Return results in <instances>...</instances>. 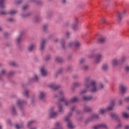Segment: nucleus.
<instances>
[{
	"mask_svg": "<svg viewBox=\"0 0 129 129\" xmlns=\"http://www.w3.org/2000/svg\"><path fill=\"white\" fill-rule=\"evenodd\" d=\"M85 87L86 88H90L91 92H96L98 89L96 88L95 81H89V78H87L85 79ZM103 88V85L101 84L99 86V89H102Z\"/></svg>",
	"mask_w": 129,
	"mask_h": 129,
	"instance_id": "1",
	"label": "nucleus"
},
{
	"mask_svg": "<svg viewBox=\"0 0 129 129\" xmlns=\"http://www.w3.org/2000/svg\"><path fill=\"white\" fill-rule=\"evenodd\" d=\"M77 101H78V99H77L76 97L73 98L70 101H69L65 99L64 97H62V98L59 100V103L58 104L59 107V112H62V106L61 105V103L60 102H64L66 106H68V105H70V104L73 103V102H77Z\"/></svg>",
	"mask_w": 129,
	"mask_h": 129,
	"instance_id": "2",
	"label": "nucleus"
},
{
	"mask_svg": "<svg viewBox=\"0 0 129 129\" xmlns=\"http://www.w3.org/2000/svg\"><path fill=\"white\" fill-rule=\"evenodd\" d=\"M114 106V101H111L110 103V106L108 107L106 109H100L99 110V113L100 114H103L105 112H106L107 110H111Z\"/></svg>",
	"mask_w": 129,
	"mask_h": 129,
	"instance_id": "3",
	"label": "nucleus"
},
{
	"mask_svg": "<svg viewBox=\"0 0 129 129\" xmlns=\"http://www.w3.org/2000/svg\"><path fill=\"white\" fill-rule=\"evenodd\" d=\"M125 60H126V57L125 56H122V57L119 61H117L116 59H114L112 61V65L114 67L116 66L118 64V63H119V62L122 63V62H124Z\"/></svg>",
	"mask_w": 129,
	"mask_h": 129,
	"instance_id": "4",
	"label": "nucleus"
},
{
	"mask_svg": "<svg viewBox=\"0 0 129 129\" xmlns=\"http://www.w3.org/2000/svg\"><path fill=\"white\" fill-rule=\"evenodd\" d=\"M72 115V112H70L68 116L66 117V118H65L66 121H68V127H69V128H74V126L72 124V122L69 119L70 116H71Z\"/></svg>",
	"mask_w": 129,
	"mask_h": 129,
	"instance_id": "5",
	"label": "nucleus"
},
{
	"mask_svg": "<svg viewBox=\"0 0 129 129\" xmlns=\"http://www.w3.org/2000/svg\"><path fill=\"white\" fill-rule=\"evenodd\" d=\"M107 127L105 124H99L94 126V129L106 128Z\"/></svg>",
	"mask_w": 129,
	"mask_h": 129,
	"instance_id": "6",
	"label": "nucleus"
},
{
	"mask_svg": "<svg viewBox=\"0 0 129 129\" xmlns=\"http://www.w3.org/2000/svg\"><path fill=\"white\" fill-rule=\"evenodd\" d=\"M54 110V108H52L50 109V115L49 116L51 118H54V117H56L57 116V113L53 112Z\"/></svg>",
	"mask_w": 129,
	"mask_h": 129,
	"instance_id": "7",
	"label": "nucleus"
},
{
	"mask_svg": "<svg viewBox=\"0 0 129 129\" xmlns=\"http://www.w3.org/2000/svg\"><path fill=\"white\" fill-rule=\"evenodd\" d=\"M96 58V63H99L100 60L103 58V56L100 54H98L95 55Z\"/></svg>",
	"mask_w": 129,
	"mask_h": 129,
	"instance_id": "8",
	"label": "nucleus"
},
{
	"mask_svg": "<svg viewBox=\"0 0 129 129\" xmlns=\"http://www.w3.org/2000/svg\"><path fill=\"white\" fill-rule=\"evenodd\" d=\"M72 46H75L76 48H78L80 46V43L79 42H76L75 43L71 42L69 43V47H72Z\"/></svg>",
	"mask_w": 129,
	"mask_h": 129,
	"instance_id": "9",
	"label": "nucleus"
},
{
	"mask_svg": "<svg viewBox=\"0 0 129 129\" xmlns=\"http://www.w3.org/2000/svg\"><path fill=\"white\" fill-rule=\"evenodd\" d=\"M72 28L75 31L78 29V19L77 18H76L75 23L73 24Z\"/></svg>",
	"mask_w": 129,
	"mask_h": 129,
	"instance_id": "10",
	"label": "nucleus"
},
{
	"mask_svg": "<svg viewBox=\"0 0 129 129\" xmlns=\"http://www.w3.org/2000/svg\"><path fill=\"white\" fill-rule=\"evenodd\" d=\"M127 89V88L123 85H120L119 86V90H120L121 93H124L125 91H126Z\"/></svg>",
	"mask_w": 129,
	"mask_h": 129,
	"instance_id": "11",
	"label": "nucleus"
},
{
	"mask_svg": "<svg viewBox=\"0 0 129 129\" xmlns=\"http://www.w3.org/2000/svg\"><path fill=\"white\" fill-rule=\"evenodd\" d=\"M49 87L53 90H57V89L60 88V86L55 85V84H51L49 86Z\"/></svg>",
	"mask_w": 129,
	"mask_h": 129,
	"instance_id": "12",
	"label": "nucleus"
},
{
	"mask_svg": "<svg viewBox=\"0 0 129 129\" xmlns=\"http://www.w3.org/2000/svg\"><path fill=\"white\" fill-rule=\"evenodd\" d=\"M46 43V41L45 40L42 39L40 44V50L41 51H43L44 50V46H45V43Z\"/></svg>",
	"mask_w": 129,
	"mask_h": 129,
	"instance_id": "13",
	"label": "nucleus"
},
{
	"mask_svg": "<svg viewBox=\"0 0 129 129\" xmlns=\"http://www.w3.org/2000/svg\"><path fill=\"white\" fill-rule=\"evenodd\" d=\"M123 14L120 13V12H118L117 14V20L119 22L121 21V19H122V16Z\"/></svg>",
	"mask_w": 129,
	"mask_h": 129,
	"instance_id": "14",
	"label": "nucleus"
},
{
	"mask_svg": "<svg viewBox=\"0 0 129 129\" xmlns=\"http://www.w3.org/2000/svg\"><path fill=\"white\" fill-rule=\"evenodd\" d=\"M40 71L42 76H46L47 75V72H46L44 68H41Z\"/></svg>",
	"mask_w": 129,
	"mask_h": 129,
	"instance_id": "15",
	"label": "nucleus"
},
{
	"mask_svg": "<svg viewBox=\"0 0 129 129\" xmlns=\"http://www.w3.org/2000/svg\"><path fill=\"white\" fill-rule=\"evenodd\" d=\"M83 100H85L86 101H87L88 100H91L92 99V96H84L83 97Z\"/></svg>",
	"mask_w": 129,
	"mask_h": 129,
	"instance_id": "16",
	"label": "nucleus"
},
{
	"mask_svg": "<svg viewBox=\"0 0 129 129\" xmlns=\"http://www.w3.org/2000/svg\"><path fill=\"white\" fill-rule=\"evenodd\" d=\"M110 116L112 117V118H114V119H116V120H118V116L117 115L114 114V113H111L110 114Z\"/></svg>",
	"mask_w": 129,
	"mask_h": 129,
	"instance_id": "17",
	"label": "nucleus"
},
{
	"mask_svg": "<svg viewBox=\"0 0 129 129\" xmlns=\"http://www.w3.org/2000/svg\"><path fill=\"white\" fill-rule=\"evenodd\" d=\"M84 110L85 112H90V111L92 110V109L87 106H85L84 108Z\"/></svg>",
	"mask_w": 129,
	"mask_h": 129,
	"instance_id": "18",
	"label": "nucleus"
},
{
	"mask_svg": "<svg viewBox=\"0 0 129 129\" xmlns=\"http://www.w3.org/2000/svg\"><path fill=\"white\" fill-rule=\"evenodd\" d=\"M104 42H105V38H101L98 40V42L101 44L104 43Z\"/></svg>",
	"mask_w": 129,
	"mask_h": 129,
	"instance_id": "19",
	"label": "nucleus"
},
{
	"mask_svg": "<svg viewBox=\"0 0 129 129\" xmlns=\"http://www.w3.org/2000/svg\"><path fill=\"white\" fill-rule=\"evenodd\" d=\"M34 48H35L34 45L33 44H32L29 47L28 51H29V52H32V51H33V50L34 49Z\"/></svg>",
	"mask_w": 129,
	"mask_h": 129,
	"instance_id": "20",
	"label": "nucleus"
},
{
	"mask_svg": "<svg viewBox=\"0 0 129 129\" xmlns=\"http://www.w3.org/2000/svg\"><path fill=\"white\" fill-rule=\"evenodd\" d=\"M4 2H5V0H0V8H2V9L5 8V6H4Z\"/></svg>",
	"mask_w": 129,
	"mask_h": 129,
	"instance_id": "21",
	"label": "nucleus"
},
{
	"mask_svg": "<svg viewBox=\"0 0 129 129\" xmlns=\"http://www.w3.org/2000/svg\"><path fill=\"white\" fill-rule=\"evenodd\" d=\"M45 97V94L41 92H40V95L39 96L40 99H43V98H44Z\"/></svg>",
	"mask_w": 129,
	"mask_h": 129,
	"instance_id": "22",
	"label": "nucleus"
},
{
	"mask_svg": "<svg viewBox=\"0 0 129 129\" xmlns=\"http://www.w3.org/2000/svg\"><path fill=\"white\" fill-rule=\"evenodd\" d=\"M25 103V101H21L19 100L17 102L18 105H22V104H24Z\"/></svg>",
	"mask_w": 129,
	"mask_h": 129,
	"instance_id": "23",
	"label": "nucleus"
},
{
	"mask_svg": "<svg viewBox=\"0 0 129 129\" xmlns=\"http://www.w3.org/2000/svg\"><path fill=\"white\" fill-rule=\"evenodd\" d=\"M123 117L124 118H128L129 115L127 114V113L124 112L122 113Z\"/></svg>",
	"mask_w": 129,
	"mask_h": 129,
	"instance_id": "24",
	"label": "nucleus"
},
{
	"mask_svg": "<svg viewBox=\"0 0 129 129\" xmlns=\"http://www.w3.org/2000/svg\"><path fill=\"white\" fill-rule=\"evenodd\" d=\"M56 62L60 63V62H62V58H61L60 57H57L56 58Z\"/></svg>",
	"mask_w": 129,
	"mask_h": 129,
	"instance_id": "25",
	"label": "nucleus"
},
{
	"mask_svg": "<svg viewBox=\"0 0 129 129\" xmlns=\"http://www.w3.org/2000/svg\"><path fill=\"white\" fill-rule=\"evenodd\" d=\"M24 94L25 95V96H26V97H29V91L25 90Z\"/></svg>",
	"mask_w": 129,
	"mask_h": 129,
	"instance_id": "26",
	"label": "nucleus"
},
{
	"mask_svg": "<svg viewBox=\"0 0 129 129\" xmlns=\"http://www.w3.org/2000/svg\"><path fill=\"white\" fill-rule=\"evenodd\" d=\"M16 128L17 129H20V128H23V125H19V124H16Z\"/></svg>",
	"mask_w": 129,
	"mask_h": 129,
	"instance_id": "27",
	"label": "nucleus"
},
{
	"mask_svg": "<svg viewBox=\"0 0 129 129\" xmlns=\"http://www.w3.org/2000/svg\"><path fill=\"white\" fill-rule=\"evenodd\" d=\"M9 14L10 15H15V14H17V11H11Z\"/></svg>",
	"mask_w": 129,
	"mask_h": 129,
	"instance_id": "28",
	"label": "nucleus"
},
{
	"mask_svg": "<svg viewBox=\"0 0 129 129\" xmlns=\"http://www.w3.org/2000/svg\"><path fill=\"white\" fill-rule=\"evenodd\" d=\"M34 122H35L34 120H31L29 122H28L27 125L28 126H30L31 125V124H32V123H34Z\"/></svg>",
	"mask_w": 129,
	"mask_h": 129,
	"instance_id": "29",
	"label": "nucleus"
},
{
	"mask_svg": "<svg viewBox=\"0 0 129 129\" xmlns=\"http://www.w3.org/2000/svg\"><path fill=\"white\" fill-rule=\"evenodd\" d=\"M107 68H108V67L106 64H104L102 67V69H103V70H104V71L107 70Z\"/></svg>",
	"mask_w": 129,
	"mask_h": 129,
	"instance_id": "30",
	"label": "nucleus"
},
{
	"mask_svg": "<svg viewBox=\"0 0 129 129\" xmlns=\"http://www.w3.org/2000/svg\"><path fill=\"white\" fill-rule=\"evenodd\" d=\"M10 65H11V66H17V63H16L15 61H13V62H10Z\"/></svg>",
	"mask_w": 129,
	"mask_h": 129,
	"instance_id": "31",
	"label": "nucleus"
},
{
	"mask_svg": "<svg viewBox=\"0 0 129 129\" xmlns=\"http://www.w3.org/2000/svg\"><path fill=\"white\" fill-rule=\"evenodd\" d=\"M32 81H38V77L35 76L33 80H31Z\"/></svg>",
	"mask_w": 129,
	"mask_h": 129,
	"instance_id": "32",
	"label": "nucleus"
},
{
	"mask_svg": "<svg viewBox=\"0 0 129 129\" xmlns=\"http://www.w3.org/2000/svg\"><path fill=\"white\" fill-rule=\"evenodd\" d=\"M22 38L21 37V36H20L19 37H18L17 39V43L19 44V43H20V42L21 41V40Z\"/></svg>",
	"mask_w": 129,
	"mask_h": 129,
	"instance_id": "33",
	"label": "nucleus"
},
{
	"mask_svg": "<svg viewBox=\"0 0 129 129\" xmlns=\"http://www.w3.org/2000/svg\"><path fill=\"white\" fill-rule=\"evenodd\" d=\"M12 112H13V114H15V113H16V110L15 109L14 106L12 107Z\"/></svg>",
	"mask_w": 129,
	"mask_h": 129,
	"instance_id": "34",
	"label": "nucleus"
},
{
	"mask_svg": "<svg viewBox=\"0 0 129 129\" xmlns=\"http://www.w3.org/2000/svg\"><path fill=\"white\" fill-rule=\"evenodd\" d=\"M59 97H63V92H60L58 93Z\"/></svg>",
	"mask_w": 129,
	"mask_h": 129,
	"instance_id": "35",
	"label": "nucleus"
},
{
	"mask_svg": "<svg viewBox=\"0 0 129 129\" xmlns=\"http://www.w3.org/2000/svg\"><path fill=\"white\" fill-rule=\"evenodd\" d=\"M125 71H126V72H128V71H129V67L128 66H126L125 67Z\"/></svg>",
	"mask_w": 129,
	"mask_h": 129,
	"instance_id": "36",
	"label": "nucleus"
},
{
	"mask_svg": "<svg viewBox=\"0 0 129 129\" xmlns=\"http://www.w3.org/2000/svg\"><path fill=\"white\" fill-rule=\"evenodd\" d=\"M74 87H77L78 86H79V84L78 83H76L74 84Z\"/></svg>",
	"mask_w": 129,
	"mask_h": 129,
	"instance_id": "37",
	"label": "nucleus"
},
{
	"mask_svg": "<svg viewBox=\"0 0 129 129\" xmlns=\"http://www.w3.org/2000/svg\"><path fill=\"white\" fill-rule=\"evenodd\" d=\"M6 73V71L5 70H3L1 73V75H0V77H2V75L5 74Z\"/></svg>",
	"mask_w": 129,
	"mask_h": 129,
	"instance_id": "38",
	"label": "nucleus"
},
{
	"mask_svg": "<svg viewBox=\"0 0 129 129\" xmlns=\"http://www.w3.org/2000/svg\"><path fill=\"white\" fill-rule=\"evenodd\" d=\"M124 100H125V101H126V102H129V97H127L125 98Z\"/></svg>",
	"mask_w": 129,
	"mask_h": 129,
	"instance_id": "39",
	"label": "nucleus"
},
{
	"mask_svg": "<svg viewBox=\"0 0 129 129\" xmlns=\"http://www.w3.org/2000/svg\"><path fill=\"white\" fill-rule=\"evenodd\" d=\"M93 118H98V115H97V114H94V115L93 116Z\"/></svg>",
	"mask_w": 129,
	"mask_h": 129,
	"instance_id": "40",
	"label": "nucleus"
},
{
	"mask_svg": "<svg viewBox=\"0 0 129 129\" xmlns=\"http://www.w3.org/2000/svg\"><path fill=\"white\" fill-rule=\"evenodd\" d=\"M47 26L45 25L43 26V31H46V29H47Z\"/></svg>",
	"mask_w": 129,
	"mask_h": 129,
	"instance_id": "41",
	"label": "nucleus"
},
{
	"mask_svg": "<svg viewBox=\"0 0 129 129\" xmlns=\"http://www.w3.org/2000/svg\"><path fill=\"white\" fill-rule=\"evenodd\" d=\"M0 15H6V12H5V11H1L0 12Z\"/></svg>",
	"mask_w": 129,
	"mask_h": 129,
	"instance_id": "42",
	"label": "nucleus"
},
{
	"mask_svg": "<svg viewBox=\"0 0 129 129\" xmlns=\"http://www.w3.org/2000/svg\"><path fill=\"white\" fill-rule=\"evenodd\" d=\"M14 19H13L12 18H10L8 19V22H13Z\"/></svg>",
	"mask_w": 129,
	"mask_h": 129,
	"instance_id": "43",
	"label": "nucleus"
},
{
	"mask_svg": "<svg viewBox=\"0 0 129 129\" xmlns=\"http://www.w3.org/2000/svg\"><path fill=\"white\" fill-rule=\"evenodd\" d=\"M50 56H46L45 58L46 61H47V60H49V59H50Z\"/></svg>",
	"mask_w": 129,
	"mask_h": 129,
	"instance_id": "44",
	"label": "nucleus"
},
{
	"mask_svg": "<svg viewBox=\"0 0 129 129\" xmlns=\"http://www.w3.org/2000/svg\"><path fill=\"white\" fill-rule=\"evenodd\" d=\"M121 126V124L119 123L117 126H116V128H118V127H120Z\"/></svg>",
	"mask_w": 129,
	"mask_h": 129,
	"instance_id": "45",
	"label": "nucleus"
},
{
	"mask_svg": "<svg viewBox=\"0 0 129 129\" xmlns=\"http://www.w3.org/2000/svg\"><path fill=\"white\" fill-rule=\"evenodd\" d=\"M27 8H28V6L26 5L23 7V10H26V9H27Z\"/></svg>",
	"mask_w": 129,
	"mask_h": 129,
	"instance_id": "46",
	"label": "nucleus"
},
{
	"mask_svg": "<svg viewBox=\"0 0 129 129\" xmlns=\"http://www.w3.org/2000/svg\"><path fill=\"white\" fill-rule=\"evenodd\" d=\"M102 23H103V24H105V19L104 18H103L102 20Z\"/></svg>",
	"mask_w": 129,
	"mask_h": 129,
	"instance_id": "47",
	"label": "nucleus"
},
{
	"mask_svg": "<svg viewBox=\"0 0 129 129\" xmlns=\"http://www.w3.org/2000/svg\"><path fill=\"white\" fill-rule=\"evenodd\" d=\"M84 61V59L82 58L80 60V63L82 64V62Z\"/></svg>",
	"mask_w": 129,
	"mask_h": 129,
	"instance_id": "48",
	"label": "nucleus"
},
{
	"mask_svg": "<svg viewBox=\"0 0 129 129\" xmlns=\"http://www.w3.org/2000/svg\"><path fill=\"white\" fill-rule=\"evenodd\" d=\"M22 1H18L17 2V5H20V4H21Z\"/></svg>",
	"mask_w": 129,
	"mask_h": 129,
	"instance_id": "49",
	"label": "nucleus"
},
{
	"mask_svg": "<svg viewBox=\"0 0 129 129\" xmlns=\"http://www.w3.org/2000/svg\"><path fill=\"white\" fill-rule=\"evenodd\" d=\"M85 92H86V90H85L84 91H82L81 92V94H83V93H85Z\"/></svg>",
	"mask_w": 129,
	"mask_h": 129,
	"instance_id": "50",
	"label": "nucleus"
},
{
	"mask_svg": "<svg viewBox=\"0 0 129 129\" xmlns=\"http://www.w3.org/2000/svg\"><path fill=\"white\" fill-rule=\"evenodd\" d=\"M88 69V67H87V66H85L84 67V69L85 70H87V69Z\"/></svg>",
	"mask_w": 129,
	"mask_h": 129,
	"instance_id": "51",
	"label": "nucleus"
},
{
	"mask_svg": "<svg viewBox=\"0 0 129 129\" xmlns=\"http://www.w3.org/2000/svg\"><path fill=\"white\" fill-rule=\"evenodd\" d=\"M128 128H129V126H128V125H126V126H125L124 129H128Z\"/></svg>",
	"mask_w": 129,
	"mask_h": 129,
	"instance_id": "52",
	"label": "nucleus"
},
{
	"mask_svg": "<svg viewBox=\"0 0 129 129\" xmlns=\"http://www.w3.org/2000/svg\"><path fill=\"white\" fill-rule=\"evenodd\" d=\"M62 4H65L66 3V0H62Z\"/></svg>",
	"mask_w": 129,
	"mask_h": 129,
	"instance_id": "53",
	"label": "nucleus"
},
{
	"mask_svg": "<svg viewBox=\"0 0 129 129\" xmlns=\"http://www.w3.org/2000/svg\"><path fill=\"white\" fill-rule=\"evenodd\" d=\"M75 109V107L72 108V111H74Z\"/></svg>",
	"mask_w": 129,
	"mask_h": 129,
	"instance_id": "54",
	"label": "nucleus"
},
{
	"mask_svg": "<svg viewBox=\"0 0 129 129\" xmlns=\"http://www.w3.org/2000/svg\"><path fill=\"white\" fill-rule=\"evenodd\" d=\"M14 72H10V75H12V74H14Z\"/></svg>",
	"mask_w": 129,
	"mask_h": 129,
	"instance_id": "55",
	"label": "nucleus"
},
{
	"mask_svg": "<svg viewBox=\"0 0 129 129\" xmlns=\"http://www.w3.org/2000/svg\"><path fill=\"white\" fill-rule=\"evenodd\" d=\"M66 35H67V37L68 38V36H69L70 34L69 32H67Z\"/></svg>",
	"mask_w": 129,
	"mask_h": 129,
	"instance_id": "56",
	"label": "nucleus"
},
{
	"mask_svg": "<svg viewBox=\"0 0 129 129\" xmlns=\"http://www.w3.org/2000/svg\"><path fill=\"white\" fill-rule=\"evenodd\" d=\"M90 58H94V55H92L91 56H90Z\"/></svg>",
	"mask_w": 129,
	"mask_h": 129,
	"instance_id": "57",
	"label": "nucleus"
},
{
	"mask_svg": "<svg viewBox=\"0 0 129 129\" xmlns=\"http://www.w3.org/2000/svg\"><path fill=\"white\" fill-rule=\"evenodd\" d=\"M62 47L63 49H64V48H65V46H64V44L63 43H62Z\"/></svg>",
	"mask_w": 129,
	"mask_h": 129,
	"instance_id": "58",
	"label": "nucleus"
},
{
	"mask_svg": "<svg viewBox=\"0 0 129 129\" xmlns=\"http://www.w3.org/2000/svg\"><path fill=\"white\" fill-rule=\"evenodd\" d=\"M8 123H9V124H11V120H9V121H8Z\"/></svg>",
	"mask_w": 129,
	"mask_h": 129,
	"instance_id": "59",
	"label": "nucleus"
},
{
	"mask_svg": "<svg viewBox=\"0 0 129 129\" xmlns=\"http://www.w3.org/2000/svg\"><path fill=\"white\" fill-rule=\"evenodd\" d=\"M61 72H62V70H59V73H61Z\"/></svg>",
	"mask_w": 129,
	"mask_h": 129,
	"instance_id": "60",
	"label": "nucleus"
},
{
	"mask_svg": "<svg viewBox=\"0 0 129 129\" xmlns=\"http://www.w3.org/2000/svg\"><path fill=\"white\" fill-rule=\"evenodd\" d=\"M119 104H121V101H119Z\"/></svg>",
	"mask_w": 129,
	"mask_h": 129,
	"instance_id": "61",
	"label": "nucleus"
},
{
	"mask_svg": "<svg viewBox=\"0 0 129 129\" xmlns=\"http://www.w3.org/2000/svg\"><path fill=\"white\" fill-rule=\"evenodd\" d=\"M123 14H125V11H124Z\"/></svg>",
	"mask_w": 129,
	"mask_h": 129,
	"instance_id": "62",
	"label": "nucleus"
},
{
	"mask_svg": "<svg viewBox=\"0 0 129 129\" xmlns=\"http://www.w3.org/2000/svg\"><path fill=\"white\" fill-rule=\"evenodd\" d=\"M0 129H2V126H0Z\"/></svg>",
	"mask_w": 129,
	"mask_h": 129,
	"instance_id": "63",
	"label": "nucleus"
},
{
	"mask_svg": "<svg viewBox=\"0 0 129 129\" xmlns=\"http://www.w3.org/2000/svg\"><path fill=\"white\" fill-rule=\"evenodd\" d=\"M31 129H36V128H31Z\"/></svg>",
	"mask_w": 129,
	"mask_h": 129,
	"instance_id": "64",
	"label": "nucleus"
}]
</instances>
